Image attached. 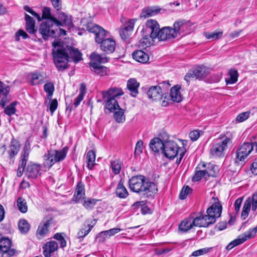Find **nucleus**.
<instances>
[{"label": "nucleus", "instance_id": "nucleus-1", "mask_svg": "<svg viewBox=\"0 0 257 257\" xmlns=\"http://www.w3.org/2000/svg\"><path fill=\"white\" fill-rule=\"evenodd\" d=\"M128 183L131 191L148 198L153 196L158 191L155 183L143 175L132 177Z\"/></svg>", "mask_w": 257, "mask_h": 257}, {"label": "nucleus", "instance_id": "nucleus-2", "mask_svg": "<svg viewBox=\"0 0 257 257\" xmlns=\"http://www.w3.org/2000/svg\"><path fill=\"white\" fill-rule=\"evenodd\" d=\"M160 29L159 25L156 21L148 20L142 32V38L140 41L142 46L147 47L152 44L154 40L158 36L157 34Z\"/></svg>", "mask_w": 257, "mask_h": 257}, {"label": "nucleus", "instance_id": "nucleus-3", "mask_svg": "<svg viewBox=\"0 0 257 257\" xmlns=\"http://www.w3.org/2000/svg\"><path fill=\"white\" fill-rule=\"evenodd\" d=\"M101 94L105 109L110 112H113L119 107L116 99L123 94V92L120 88H110L106 91H102Z\"/></svg>", "mask_w": 257, "mask_h": 257}, {"label": "nucleus", "instance_id": "nucleus-4", "mask_svg": "<svg viewBox=\"0 0 257 257\" xmlns=\"http://www.w3.org/2000/svg\"><path fill=\"white\" fill-rule=\"evenodd\" d=\"M68 149L64 147L60 150L50 149L44 155V165L50 169L55 163L64 160L67 155Z\"/></svg>", "mask_w": 257, "mask_h": 257}, {"label": "nucleus", "instance_id": "nucleus-5", "mask_svg": "<svg viewBox=\"0 0 257 257\" xmlns=\"http://www.w3.org/2000/svg\"><path fill=\"white\" fill-rule=\"evenodd\" d=\"M232 143L231 139L225 136H220L216 139L212 144L210 152L215 157L224 155V151L228 148V145Z\"/></svg>", "mask_w": 257, "mask_h": 257}, {"label": "nucleus", "instance_id": "nucleus-6", "mask_svg": "<svg viewBox=\"0 0 257 257\" xmlns=\"http://www.w3.org/2000/svg\"><path fill=\"white\" fill-rule=\"evenodd\" d=\"M170 84L169 82L164 81L159 85L152 86L147 92L148 98L152 101H159L162 99L165 91L167 90Z\"/></svg>", "mask_w": 257, "mask_h": 257}, {"label": "nucleus", "instance_id": "nucleus-7", "mask_svg": "<svg viewBox=\"0 0 257 257\" xmlns=\"http://www.w3.org/2000/svg\"><path fill=\"white\" fill-rule=\"evenodd\" d=\"M53 60L56 67L59 70H63L68 67L69 56L64 49H57L53 51Z\"/></svg>", "mask_w": 257, "mask_h": 257}, {"label": "nucleus", "instance_id": "nucleus-8", "mask_svg": "<svg viewBox=\"0 0 257 257\" xmlns=\"http://www.w3.org/2000/svg\"><path fill=\"white\" fill-rule=\"evenodd\" d=\"M58 31L57 26L55 25V21L53 19L44 21L40 25L39 31L43 38L47 39L48 37L55 38L56 37V32Z\"/></svg>", "mask_w": 257, "mask_h": 257}, {"label": "nucleus", "instance_id": "nucleus-9", "mask_svg": "<svg viewBox=\"0 0 257 257\" xmlns=\"http://www.w3.org/2000/svg\"><path fill=\"white\" fill-rule=\"evenodd\" d=\"M253 149V145L250 143H244L236 151L235 159V164L241 167L244 160Z\"/></svg>", "mask_w": 257, "mask_h": 257}, {"label": "nucleus", "instance_id": "nucleus-10", "mask_svg": "<svg viewBox=\"0 0 257 257\" xmlns=\"http://www.w3.org/2000/svg\"><path fill=\"white\" fill-rule=\"evenodd\" d=\"M181 149L184 148L179 147L177 144L174 141H167L164 142L163 153L166 157L172 159L180 153V150Z\"/></svg>", "mask_w": 257, "mask_h": 257}, {"label": "nucleus", "instance_id": "nucleus-11", "mask_svg": "<svg viewBox=\"0 0 257 257\" xmlns=\"http://www.w3.org/2000/svg\"><path fill=\"white\" fill-rule=\"evenodd\" d=\"M86 29L89 32L95 34L96 43L100 44L106 39L107 32L98 25L89 23L86 25Z\"/></svg>", "mask_w": 257, "mask_h": 257}, {"label": "nucleus", "instance_id": "nucleus-12", "mask_svg": "<svg viewBox=\"0 0 257 257\" xmlns=\"http://www.w3.org/2000/svg\"><path fill=\"white\" fill-rule=\"evenodd\" d=\"M222 212V206L218 202H214L209 207L206 213L209 222L214 224L216 221V218L220 216Z\"/></svg>", "mask_w": 257, "mask_h": 257}, {"label": "nucleus", "instance_id": "nucleus-13", "mask_svg": "<svg viewBox=\"0 0 257 257\" xmlns=\"http://www.w3.org/2000/svg\"><path fill=\"white\" fill-rule=\"evenodd\" d=\"M257 232V227H254L252 229H250L245 233H244L242 236H240L237 239H234L231 242H230L226 247L227 250H230L233 247L239 245L247 239H249L253 237Z\"/></svg>", "mask_w": 257, "mask_h": 257}, {"label": "nucleus", "instance_id": "nucleus-14", "mask_svg": "<svg viewBox=\"0 0 257 257\" xmlns=\"http://www.w3.org/2000/svg\"><path fill=\"white\" fill-rule=\"evenodd\" d=\"M252 204V210L255 211L257 208V193H254L252 196L251 199L247 198L243 205L241 217L242 219H245L248 216Z\"/></svg>", "mask_w": 257, "mask_h": 257}, {"label": "nucleus", "instance_id": "nucleus-15", "mask_svg": "<svg viewBox=\"0 0 257 257\" xmlns=\"http://www.w3.org/2000/svg\"><path fill=\"white\" fill-rule=\"evenodd\" d=\"M11 245V240L8 238H0V253H2V257H11L15 254L16 250L10 248Z\"/></svg>", "mask_w": 257, "mask_h": 257}, {"label": "nucleus", "instance_id": "nucleus-16", "mask_svg": "<svg viewBox=\"0 0 257 257\" xmlns=\"http://www.w3.org/2000/svg\"><path fill=\"white\" fill-rule=\"evenodd\" d=\"M52 19L55 21V25L57 26V28L60 26H67L71 27L73 26L71 17L63 12L58 13V20L55 17Z\"/></svg>", "mask_w": 257, "mask_h": 257}, {"label": "nucleus", "instance_id": "nucleus-17", "mask_svg": "<svg viewBox=\"0 0 257 257\" xmlns=\"http://www.w3.org/2000/svg\"><path fill=\"white\" fill-rule=\"evenodd\" d=\"M53 219L51 217L44 218L42 222L39 225L37 231V236L39 239H41L48 232V227L52 223Z\"/></svg>", "mask_w": 257, "mask_h": 257}, {"label": "nucleus", "instance_id": "nucleus-18", "mask_svg": "<svg viewBox=\"0 0 257 257\" xmlns=\"http://www.w3.org/2000/svg\"><path fill=\"white\" fill-rule=\"evenodd\" d=\"M188 25L187 22L185 20H177L174 22L173 27H172V32L177 38L185 31V30L187 28Z\"/></svg>", "mask_w": 257, "mask_h": 257}, {"label": "nucleus", "instance_id": "nucleus-19", "mask_svg": "<svg viewBox=\"0 0 257 257\" xmlns=\"http://www.w3.org/2000/svg\"><path fill=\"white\" fill-rule=\"evenodd\" d=\"M158 36L157 38L159 41L170 40L176 38L173 32H172V27H165L160 29L158 33Z\"/></svg>", "mask_w": 257, "mask_h": 257}, {"label": "nucleus", "instance_id": "nucleus-20", "mask_svg": "<svg viewBox=\"0 0 257 257\" xmlns=\"http://www.w3.org/2000/svg\"><path fill=\"white\" fill-rule=\"evenodd\" d=\"M9 91V87L0 81V105L3 107H4L10 100L8 98Z\"/></svg>", "mask_w": 257, "mask_h": 257}, {"label": "nucleus", "instance_id": "nucleus-21", "mask_svg": "<svg viewBox=\"0 0 257 257\" xmlns=\"http://www.w3.org/2000/svg\"><path fill=\"white\" fill-rule=\"evenodd\" d=\"M100 44L101 50L106 53H111L115 50V42L111 38H106Z\"/></svg>", "mask_w": 257, "mask_h": 257}, {"label": "nucleus", "instance_id": "nucleus-22", "mask_svg": "<svg viewBox=\"0 0 257 257\" xmlns=\"http://www.w3.org/2000/svg\"><path fill=\"white\" fill-rule=\"evenodd\" d=\"M41 166L36 164H29L26 169V174L29 178H36L40 174Z\"/></svg>", "mask_w": 257, "mask_h": 257}, {"label": "nucleus", "instance_id": "nucleus-23", "mask_svg": "<svg viewBox=\"0 0 257 257\" xmlns=\"http://www.w3.org/2000/svg\"><path fill=\"white\" fill-rule=\"evenodd\" d=\"M161 9L158 7H147L143 9L140 18L146 19L158 15L160 13Z\"/></svg>", "mask_w": 257, "mask_h": 257}, {"label": "nucleus", "instance_id": "nucleus-24", "mask_svg": "<svg viewBox=\"0 0 257 257\" xmlns=\"http://www.w3.org/2000/svg\"><path fill=\"white\" fill-rule=\"evenodd\" d=\"M20 148L21 145L19 142L17 140L13 138L7 151L9 158L12 159L16 156L19 152Z\"/></svg>", "mask_w": 257, "mask_h": 257}, {"label": "nucleus", "instance_id": "nucleus-25", "mask_svg": "<svg viewBox=\"0 0 257 257\" xmlns=\"http://www.w3.org/2000/svg\"><path fill=\"white\" fill-rule=\"evenodd\" d=\"M30 83L33 85H39L45 82V79L43 75L39 72L31 73L28 76Z\"/></svg>", "mask_w": 257, "mask_h": 257}, {"label": "nucleus", "instance_id": "nucleus-26", "mask_svg": "<svg viewBox=\"0 0 257 257\" xmlns=\"http://www.w3.org/2000/svg\"><path fill=\"white\" fill-rule=\"evenodd\" d=\"M192 222L193 225L198 227H206L212 224L211 222H209L208 217L206 214L196 217Z\"/></svg>", "mask_w": 257, "mask_h": 257}, {"label": "nucleus", "instance_id": "nucleus-27", "mask_svg": "<svg viewBox=\"0 0 257 257\" xmlns=\"http://www.w3.org/2000/svg\"><path fill=\"white\" fill-rule=\"evenodd\" d=\"M140 85L139 82L134 78L130 79L127 82V88L130 91V94L136 97L138 94V87Z\"/></svg>", "mask_w": 257, "mask_h": 257}, {"label": "nucleus", "instance_id": "nucleus-28", "mask_svg": "<svg viewBox=\"0 0 257 257\" xmlns=\"http://www.w3.org/2000/svg\"><path fill=\"white\" fill-rule=\"evenodd\" d=\"M150 147L154 152H159L160 150L163 151L164 142L159 138H155L150 143Z\"/></svg>", "mask_w": 257, "mask_h": 257}, {"label": "nucleus", "instance_id": "nucleus-29", "mask_svg": "<svg viewBox=\"0 0 257 257\" xmlns=\"http://www.w3.org/2000/svg\"><path fill=\"white\" fill-rule=\"evenodd\" d=\"M180 89V87L178 85H175L171 88L170 96L173 102L178 103L182 100Z\"/></svg>", "mask_w": 257, "mask_h": 257}, {"label": "nucleus", "instance_id": "nucleus-30", "mask_svg": "<svg viewBox=\"0 0 257 257\" xmlns=\"http://www.w3.org/2000/svg\"><path fill=\"white\" fill-rule=\"evenodd\" d=\"M133 57L137 61L146 63L149 60V57L147 53L142 50H137L133 53Z\"/></svg>", "mask_w": 257, "mask_h": 257}, {"label": "nucleus", "instance_id": "nucleus-31", "mask_svg": "<svg viewBox=\"0 0 257 257\" xmlns=\"http://www.w3.org/2000/svg\"><path fill=\"white\" fill-rule=\"evenodd\" d=\"M214 172H212L211 170H200L196 171L194 176L192 177V181L196 182L200 180L203 177H206L209 176H214Z\"/></svg>", "mask_w": 257, "mask_h": 257}, {"label": "nucleus", "instance_id": "nucleus-32", "mask_svg": "<svg viewBox=\"0 0 257 257\" xmlns=\"http://www.w3.org/2000/svg\"><path fill=\"white\" fill-rule=\"evenodd\" d=\"M90 58L91 61L90 62V66H92L93 63H97L99 64L101 63H104L107 62V58L103 54H99L96 52H93L91 55Z\"/></svg>", "mask_w": 257, "mask_h": 257}, {"label": "nucleus", "instance_id": "nucleus-33", "mask_svg": "<svg viewBox=\"0 0 257 257\" xmlns=\"http://www.w3.org/2000/svg\"><path fill=\"white\" fill-rule=\"evenodd\" d=\"M25 20L26 21V30L30 34H34L36 31L35 28V22L33 18L29 15L25 14Z\"/></svg>", "mask_w": 257, "mask_h": 257}, {"label": "nucleus", "instance_id": "nucleus-34", "mask_svg": "<svg viewBox=\"0 0 257 257\" xmlns=\"http://www.w3.org/2000/svg\"><path fill=\"white\" fill-rule=\"evenodd\" d=\"M91 67L92 68V71L95 74L99 75L101 76L106 75L107 74V68L97 63H93Z\"/></svg>", "mask_w": 257, "mask_h": 257}, {"label": "nucleus", "instance_id": "nucleus-35", "mask_svg": "<svg viewBox=\"0 0 257 257\" xmlns=\"http://www.w3.org/2000/svg\"><path fill=\"white\" fill-rule=\"evenodd\" d=\"M192 71L196 79H202L207 75L206 69L204 67H198Z\"/></svg>", "mask_w": 257, "mask_h": 257}, {"label": "nucleus", "instance_id": "nucleus-36", "mask_svg": "<svg viewBox=\"0 0 257 257\" xmlns=\"http://www.w3.org/2000/svg\"><path fill=\"white\" fill-rule=\"evenodd\" d=\"M115 193L116 195L121 198H125L128 195V193L126 189L121 182V181L118 184L117 186Z\"/></svg>", "mask_w": 257, "mask_h": 257}, {"label": "nucleus", "instance_id": "nucleus-37", "mask_svg": "<svg viewBox=\"0 0 257 257\" xmlns=\"http://www.w3.org/2000/svg\"><path fill=\"white\" fill-rule=\"evenodd\" d=\"M96 155L93 151H89L86 154V161L87 163V168L89 169H91L93 166L95 165Z\"/></svg>", "mask_w": 257, "mask_h": 257}, {"label": "nucleus", "instance_id": "nucleus-38", "mask_svg": "<svg viewBox=\"0 0 257 257\" xmlns=\"http://www.w3.org/2000/svg\"><path fill=\"white\" fill-rule=\"evenodd\" d=\"M229 78L225 79L226 84H233L237 81L238 74L234 69H230L228 72Z\"/></svg>", "mask_w": 257, "mask_h": 257}, {"label": "nucleus", "instance_id": "nucleus-39", "mask_svg": "<svg viewBox=\"0 0 257 257\" xmlns=\"http://www.w3.org/2000/svg\"><path fill=\"white\" fill-rule=\"evenodd\" d=\"M222 31H214L213 32H204V35L207 39L212 41L216 40L222 37Z\"/></svg>", "mask_w": 257, "mask_h": 257}, {"label": "nucleus", "instance_id": "nucleus-40", "mask_svg": "<svg viewBox=\"0 0 257 257\" xmlns=\"http://www.w3.org/2000/svg\"><path fill=\"white\" fill-rule=\"evenodd\" d=\"M19 229L22 233L26 234L30 230V225L25 219H21L18 223Z\"/></svg>", "mask_w": 257, "mask_h": 257}, {"label": "nucleus", "instance_id": "nucleus-41", "mask_svg": "<svg viewBox=\"0 0 257 257\" xmlns=\"http://www.w3.org/2000/svg\"><path fill=\"white\" fill-rule=\"evenodd\" d=\"M28 158L22 157L21 155V159L19 161V167L17 171L18 177H21L25 170Z\"/></svg>", "mask_w": 257, "mask_h": 257}, {"label": "nucleus", "instance_id": "nucleus-42", "mask_svg": "<svg viewBox=\"0 0 257 257\" xmlns=\"http://www.w3.org/2000/svg\"><path fill=\"white\" fill-rule=\"evenodd\" d=\"M69 51L70 57L72 58L74 61L77 62L81 59L82 55L78 50L70 47Z\"/></svg>", "mask_w": 257, "mask_h": 257}, {"label": "nucleus", "instance_id": "nucleus-43", "mask_svg": "<svg viewBox=\"0 0 257 257\" xmlns=\"http://www.w3.org/2000/svg\"><path fill=\"white\" fill-rule=\"evenodd\" d=\"M118 111L114 113V118L115 121L118 123H122L125 120V117L124 115V110L119 107Z\"/></svg>", "mask_w": 257, "mask_h": 257}, {"label": "nucleus", "instance_id": "nucleus-44", "mask_svg": "<svg viewBox=\"0 0 257 257\" xmlns=\"http://www.w3.org/2000/svg\"><path fill=\"white\" fill-rule=\"evenodd\" d=\"M84 226V228L80 229L77 233V236L79 238H83L86 236L93 228V225L88 223L87 226L85 225Z\"/></svg>", "mask_w": 257, "mask_h": 257}, {"label": "nucleus", "instance_id": "nucleus-45", "mask_svg": "<svg viewBox=\"0 0 257 257\" xmlns=\"http://www.w3.org/2000/svg\"><path fill=\"white\" fill-rule=\"evenodd\" d=\"M85 195L84 187L81 183H78L75 190L74 196L77 200H79L83 198Z\"/></svg>", "mask_w": 257, "mask_h": 257}, {"label": "nucleus", "instance_id": "nucleus-46", "mask_svg": "<svg viewBox=\"0 0 257 257\" xmlns=\"http://www.w3.org/2000/svg\"><path fill=\"white\" fill-rule=\"evenodd\" d=\"M193 226L192 222L191 220L185 219L182 221L179 225V229L184 232H187Z\"/></svg>", "mask_w": 257, "mask_h": 257}, {"label": "nucleus", "instance_id": "nucleus-47", "mask_svg": "<svg viewBox=\"0 0 257 257\" xmlns=\"http://www.w3.org/2000/svg\"><path fill=\"white\" fill-rule=\"evenodd\" d=\"M17 207L18 209L22 213H26L28 210L27 202L25 199L19 197L17 200Z\"/></svg>", "mask_w": 257, "mask_h": 257}, {"label": "nucleus", "instance_id": "nucleus-48", "mask_svg": "<svg viewBox=\"0 0 257 257\" xmlns=\"http://www.w3.org/2000/svg\"><path fill=\"white\" fill-rule=\"evenodd\" d=\"M44 91L48 93L47 97L50 99L53 94L54 91V86L51 82L46 83L44 86Z\"/></svg>", "mask_w": 257, "mask_h": 257}, {"label": "nucleus", "instance_id": "nucleus-49", "mask_svg": "<svg viewBox=\"0 0 257 257\" xmlns=\"http://www.w3.org/2000/svg\"><path fill=\"white\" fill-rule=\"evenodd\" d=\"M112 171L115 174L119 173L121 169V163L118 160H116L111 162Z\"/></svg>", "mask_w": 257, "mask_h": 257}, {"label": "nucleus", "instance_id": "nucleus-50", "mask_svg": "<svg viewBox=\"0 0 257 257\" xmlns=\"http://www.w3.org/2000/svg\"><path fill=\"white\" fill-rule=\"evenodd\" d=\"M192 191V189L188 186H184L180 192V198L182 200L185 199Z\"/></svg>", "mask_w": 257, "mask_h": 257}, {"label": "nucleus", "instance_id": "nucleus-51", "mask_svg": "<svg viewBox=\"0 0 257 257\" xmlns=\"http://www.w3.org/2000/svg\"><path fill=\"white\" fill-rule=\"evenodd\" d=\"M17 104V102H13L11 103L10 105L7 106V107L5 109V113L11 116L16 112V108L15 106Z\"/></svg>", "mask_w": 257, "mask_h": 257}, {"label": "nucleus", "instance_id": "nucleus-52", "mask_svg": "<svg viewBox=\"0 0 257 257\" xmlns=\"http://www.w3.org/2000/svg\"><path fill=\"white\" fill-rule=\"evenodd\" d=\"M97 200L95 199H87L84 201L83 206L87 209H91L93 208Z\"/></svg>", "mask_w": 257, "mask_h": 257}, {"label": "nucleus", "instance_id": "nucleus-53", "mask_svg": "<svg viewBox=\"0 0 257 257\" xmlns=\"http://www.w3.org/2000/svg\"><path fill=\"white\" fill-rule=\"evenodd\" d=\"M46 249L49 250L50 252H53L56 251L58 247V244L55 241H51L47 242L45 245Z\"/></svg>", "mask_w": 257, "mask_h": 257}, {"label": "nucleus", "instance_id": "nucleus-54", "mask_svg": "<svg viewBox=\"0 0 257 257\" xmlns=\"http://www.w3.org/2000/svg\"><path fill=\"white\" fill-rule=\"evenodd\" d=\"M31 149L30 143L27 140L25 144V146L23 149V151L21 153V156L22 157L28 158L29 155V152Z\"/></svg>", "mask_w": 257, "mask_h": 257}, {"label": "nucleus", "instance_id": "nucleus-55", "mask_svg": "<svg viewBox=\"0 0 257 257\" xmlns=\"http://www.w3.org/2000/svg\"><path fill=\"white\" fill-rule=\"evenodd\" d=\"M54 18V17L52 16L51 14L50 8L48 7L44 8L42 11V19L47 20Z\"/></svg>", "mask_w": 257, "mask_h": 257}, {"label": "nucleus", "instance_id": "nucleus-56", "mask_svg": "<svg viewBox=\"0 0 257 257\" xmlns=\"http://www.w3.org/2000/svg\"><path fill=\"white\" fill-rule=\"evenodd\" d=\"M20 37H22L24 39H26L28 37V35L24 30L20 29L15 33V41L17 42H19L20 40Z\"/></svg>", "mask_w": 257, "mask_h": 257}, {"label": "nucleus", "instance_id": "nucleus-57", "mask_svg": "<svg viewBox=\"0 0 257 257\" xmlns=\"http://www.w3.org/2000/svg\"><path fill=\"white\" fill-rule=\"evenodd\" d=\"M209 251V248H203L193 251L191 255V256L197 257L204 254Z\"/></svg>", "mask_w": 257, "mask_h": 257}, {"label": "nucleus", "instance_id": "nucleus-58", "mask_svg": "<svg viewBox=\"0 0 257 257\" xmlns=\"http://www.w3.org/2000/svg\"><path fill=\"white\" fill-rule=\"evenodd\" d=\"M250 114V111H245L240 113L236 117V120L239 122H242L249 117Z\"/></svg>", "mask_w": 257, "mask_h": 257}, {"label": "nucleus", "instance_id": "nucleus-59", "mask_svg": "<svg viewBox=\"0 0 257 257\" xmlns=\"http://www.w3.org/2000/svg\"><path fill=\"white\" fill-rule=\"evenodd\" d=\"M135 23V20H130L122 29L130 33L133 30Z\"/></svg>", "mask_w": 257, "mask_h": 257}, {"label": "nucleus", "instance_id": "nucleus-60", "mask_svg": "<svg viewBox=\"0 0 257 257\" xmlns=\"http://www.w3.org/2000/svg\"><path fill=\"white\" fill-rule=\"evenodd\" d=\"M143 142L142 140L139 141L136 146L135 154V155H140L143 151Z\"/></svg>", "mask_w": 257, "mask_h": 257}, {"label": "nucleus", "instance_id": "nucleus-61", "mask_svg": "<svg viewBox=\"0 0 257 257\" xmlns=\"http://www.w3.org/2000/svg\"><path fill=\"white\" fill-rule=\"evenodd\" d=\"M24 9L26 11L30 13L31 15H32L33 16H34L35 18H36L39 21H41L42 19H41V17L40 16V15L39 14H38L36 12L34 11L29 7H28L27 6H25L24 7Z\"/></svg>", "mask_w": 257, "mask_h": 257}, {"label": "nucleus", "instance_id": "nucleus-62", "mask_svg": "<svg viewBox=\"0 0 257 257\" xmlns=\"http://www.w3.org/2000/svg\"><path fill=\"white\" fill-rule=\"evenodd\" d=\"M200 135V132L197 130H195L189 133V136L191 140H192L193 141H195L199 138Z\"/></svg>", "mask_w": 257, "mask_h": 257}, {"label": "nucleus", "instance_id": "nucleus-63", "mask_svg": "<svg viewBox=\"0 0 257 257\" xmlns=\"http://www.w3.org/2000/svg\"><path fill=\"white\" fill-rule=\"evenodd\" d=\"M58 106V102L57 99H54L52 100L50 104V110L53 113L57 109Z\"/></svg>", "mask_w": 257, "mask_h": 257}, {"label": "nucleus", "instance_id": "nucleus-64", "mask_svg": "<svg viewBox=\"0 0 257 257\" xmlns=\"http://www.w3.org/2000/svg\"><path fill=\"white\" fill-rule=\"evenodd\" d=\"M250 170L253 174L257 175V158L254 159L252 163Z\"/></svg>", "mask_w": 257, "mask_h": 257}]
</instances>
